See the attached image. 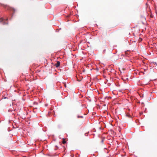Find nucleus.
<instances>
[{
  "label": "nucleus",
  "instance_id": "4",
  "mask_svg": "<svg viewBox=\"0 0 157 157\" xmlns=\"http://www.w3.org/2000/svg\"><path fill=\"white\" fill-rule=\"evenodd\" d=\"M77 117H78V118H82L83 117L82 116H77Z\"/></svg>",
  "mask_w": 157,
  "mask_h": 157
},
{
  "label": "nucleus",
  "instance_id": "2",
  "mask_svg": "<svg viewBox=\"0 0 157 157\" xmlns=\"http://www.w3.org/2000/svg\"><path fill=\"white\" fill-rule=\"evenodd\" d=\"M60 63L59 61L57 62L56 63V66L57 67L60 66Z\"/></svg>",
  "mask_w": 157,
  "mask_h": 157
},
{
  "label": "nucleus",
  "instance_id": "7",
  "mask_svg": "<svg viewBox=\"0 0 157 157\" xmlns=\"http://www.w3.org/2000/svg\"><path fill=\"white\" fill-rule=\"evenodd\" d=\"M87 134H88L87 133H85V136H87Z\"/></svg>",
  "mask_w": 157,
  "mask_h": 157
},
{
  "label": "nucleus",
  "instance_id": "8",
  "mask_svg": "<svg viewBox=\"0 0 157 157\" xmlns=\"http://www.w3.org/2000/svg\"><path fill=\"white\" fill-rule=\"evenodd\" d=\"M7 20H8V19H6V21H7Z\"/></svg>",
  "mask_w": 157,
  "mask_h": 157
},
{
  "label": "nucleus",
  "instance_id": "5",
  "mask_svg": "<svg viewBox=\"0 0 157 157\" xmlns=\"http://www.w3.org/2000/svg\"><path fill=\"white\" fill-rule=\"evenodd\" d=\"M14 111L13 110H10V109H9V110H8V111L9 112H11L12 113H13V111Z\"/></svg>",
  "mask_w": 157,
  "mask_h": 157
},
{
  "label": "nucleus",
  "instance_id": "9",
  "mask_svg": "<svg viewBox=\"0 0 157 157\" xmlns=\"http://www.w3.org/2000/svg\"><path fill=\"white\" fill-rule=\"evenodd\" d=\"M105 50H104L103 52H105Z\"/></svg>",
  "mask_w": 157,
  "mask_h": 157
},
{
  "label": "nucleus",
  "instance_id": "6",
  "mask_svg": "<svg viewBox=\"0 0 157 157\" xmlns=\"http://www.w3.org/2000/svg\"><path fill=\"white\" fill-rule=\"evenodd\" d=\"M66 143V141L64 139H63V144H64Z\"/></svg>",
  "mask_w": 157,
  "mask_h": 157
},
{
  "label": "nucleus",
  "instance_id": "1",
  "mask_svg": "<svg viewBox=\"0 0 157 157\" xmlns=\"http://www.w3.org/2000/svg\"><path fill=\"white\" fill-rule=\"evenodd\" d=\"M5 20L3 18H1L0 19V23L2 22V24L3 25H6L8 24L7 22H5Z\"/></svg>",
  "mask_w": 157,
  "mask_h": 157
},
{
  "label": "nucleus",
  "instance_id": "3",
  "mask_svg": "<svg viewBox=\"0 0 157 157\" xmlns=\"http://www.w3.org/2000/svg\"><path fill=\"white\" fill-rule=\"evenodd\" d=\"M126 116H127L128 117H131V115L129 114H127Z\"/></svg>",
  "mask_w": 157,
  "mask_h": 157
}]
</instances>
